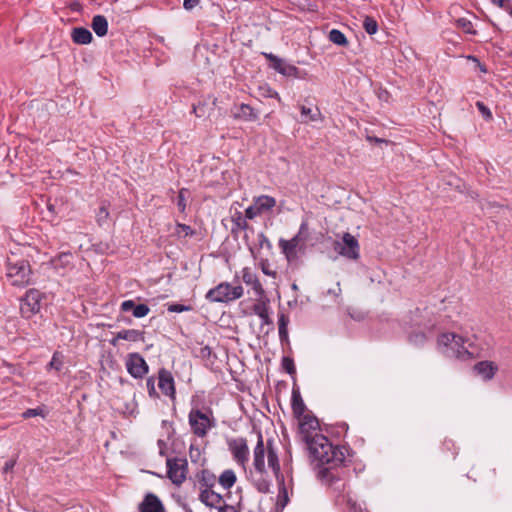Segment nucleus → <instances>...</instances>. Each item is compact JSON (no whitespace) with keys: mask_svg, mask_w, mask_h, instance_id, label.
Returning <instances> with one entry per match:
<instances>
[{"mask_svg":"<svg viewBox=\"0 0 512 512\" xmlns=\"http://www.w3.org/2000/svg\"><path fill=\"white\" fill-rule=\"evenodd\" d=\"M299 434L306 443L318 479L343 487L347 478V463H352L354 452L348 446H334L323 434L318 433L319 421L309 414L297 417Z\"/></svg>","mask_w":512,"mask_h":512,"instance_id":"1","label":"nucleus"},{"mask_svg":"<svg viewBox=\"0 0 512 512\" xmlns=\"http://www.w3.org/2000/svg\"><path fill=\"white\" fill-rule=\"evenodd\" d=\"M265 458H267L268 468L272 470L281 485L280 494L283 493L285 501H287V490L284 486V476L281 474L280 461L274 440L268 439L266 443H264L263 435L259 431L257 434V443L253 449V467L249 471V479L256 490L263 494L268 493L271 486V479L265 465Z\"/></svg>","mask_w":512,"mask_h":512,"instance_id":"2","label":"nucleus"},{"mask_svg":"<svg viewBox=\"0 0 512 512\" xmlns=\"http://www.w3.org/2000/svg\"><path fill=\"white\" fill-rule=\"evenodd\" d=\"M188 423L196 437L204 438L216 426V419L210 407L192 408L188 414Z\"/></svg>","mask_w":512,"mask_h":512,"instance_id":"3","label":"nucleus"},{"mask_svg":"<svg viewBox=\"0 0 512 512\" xmlns=\"http://www.w3.org/2000/svg\"><path fill=\"white\" fill-rule=\"evenodd\" d=\"M244 294V289L241 285L233 286L229 282H221L214 288H211L205 294V299L210 303H231Z\"/></svg>","mask_w":512,"mask_h":512,"instance_id":"4","label":"nucleus"},{"mask_svg":"<svg viewBox=\"0 0 512 512\" xmlns=\"http://www.w3.org/2000/svg\"><path fill=\"white\" fill-rule=\"evenodd\" d=\"M351 463H347V471L348 476L343 481V487L337 488V484H333L330 482H326L323 479H319L323 484L329 486L333 491L336 493L335 495V502L337 505H346L349 512H368L366 508L362 507L360 503H358L349 492H347L348 488V481L351 476V469H350Z\"/></svg>","mask_w":512,"mask_h":512,"instance_id":"5","label":"nucleus"},{"mask_svg":"<svg viewBox=\"0 0 512 512\" xmlns=\"http://www.w3.org/2000/svg\"><path fill=\"white\" fill-rule=\"evenodd\" d=\"M6 276L13 286H25L29 284L31 279V268L27 260L18 259L7 260Z\"/></svg>","mask_w":512,"mask_h":512,"instance_id":"6","label":"nucleus"},{"mask_svg":"<svg viewBox=\"0 0 512 512\" xmlns=\"http://www.w3.org/2000/svg\"><path fill=\"white\" fill-rule=\"evenodd\" d=\"M410 325L413 327L423 328L428 332H434L437 329L438 321L432 308L417 307L410 311Z\"/></svg>","mask_w":512,"mask_h":512,"instance_id":"7","label":"nucleus"},{"mask_svg":"<svg viewBox=\"0 0 512 512\" xmlns=\"http://www.w3.org/2000/svg\"><path fill=\"white\" fill-rule=\"evenodd\" d=\"M43 298L44 294L37 289L26 291L24 297L20 300L21 315L26 319H30L39 313Z\"/></svg>","mask_w":512,"mask_h":512,"instance_id":"8","label":"nucleus"},{"mask_svg":"<svg viewBox=\"0 0 512 512\" xmlns=\"http://www.w3.org/2000/svg\"><path fill=\"white\" fill-rule=\"evenodd\" d=\"M166 466L167 477L174 485L178 487L181 486L185 482L188 473V462L186 458H167Z\"/></svg>","mask_w":512,"mask_h":512,"instance_id":"9","label":"nucleus"},{"mask_svg":"<svg viewBox=\"0 0 512 512\" xmlns=\"http://www.w3.org/2000/svg\"><path fill=\"white\" fill-rule=\"evenodd\" d=\"M465 339L455 333L445 332L437 337V348L443 354H449V350L453 353H460V349L464 348Z\"/></svg>","mask_w":512,"mask_h":512,"instance_id":"10","label":"nucleus"},{"mask_svg":"<svg viewBox=\"0 0 512 512\" xmlns=\"http://www.w3.org/2000/svg\"><path fill=\"white\" fill-rule=\"evenodd\" d=\"M127 372L134 379H142L149 372V365L138 352L129 353L125 359Z\"/></svg>","mask_w":512,"mask_h":512,"instance_id":"11","label":"nucleus"},{"mask_svg":"<svg viewBox=\"0 0 512 512\" xmlns=\"http://www.w3.org/2000/svg\"><path fill=\"white\" fill-rule=\"evenodd\" d=\"M263 55L269 61V67L273 70L286 77L300 78V71L296 66L272 53H263Z\"/></svg>","mask_w":512,"mask_h":512,"instance_id":"12","label":"nucleus"},{"mask_svg":"<svg viewBox=\"0 0 512 512\" xmlns=\"http://www.w3.org/2000/svg\"><path fill=\"white\" fill-rule=\"evenodd\" d=\"M308 238V222L303 221L300 225L298 233L291 238L290 240L280 239L279 247L282 252L289 258L291 255L295 254V251L300 242H305Z\"/></svg>","mask_w":512,"mask_h":512,"instance_id":"13","label":"nucleus"},{"mask_svg":"<svg viewBox=\"0 0 512 512\" xmlns=\"http://www.w3.org/2000/svg\"><path fill=\"white\" fill-rule=\"evenodd\" d=\"M338 253L348 259L357 260L360 257L358 240L350 233H344L342 242H335Z\"/></svg>","mask_w":512,"mask_h":512,"instance_id":"14","label":"nucleus"},{"mask_svg":"<svg viewBox=\"0 0 512 512\" xmlns=\"http://www.w3.org/2000/svg\"><path fill=\"white\" fill-rule=\"evenodd\" d=\"M228 448L233 459L242 467H245L249 460V448L245 438H233L228 441Z\"/></svg>","mask_w":512,"mask_h":512,"instance_id":"15","label":"nucleus"},{"mask_svg":"<svg viewBox=\"0 0 512 512\" xmlns=\"http://www.w3.org/2000/svg\"><path fill=\"white\" fill-rule=\"evenodd\" d=\"M158 387L163 395L174 401L176 399V385L172 373L166 368L158 370Z\"/></svg>","mask_w":512,"mask_h":512,"instance_id":"16","label":"nucleus"},{"mask_svg":"<svg viewBox=\"0 0 512 512\" xmlns=\"http://www.w3.org/2000/svg\"><path fill=\"white\" fill-rule=\"evenodd\" d=\"M137 509L138 512H167L162 500L152 492L144 495Z\"/></svg>","mask_w":512,"mask_h":512,"instance_id":"17","label":"nucleus"},{"mask_svg":"<svg viewBox=\"0 0 512 512\" xmlns=\"http://www.w3.org/2000/svg\"><path fill=\"white\" fill-rule=\"evenodd\" d=\"M217 483L216 475L209 469H201L195 474V487L198 491L214 489Z\"/></svg>","mask_w":512,"mask_h":512,"instance_id":"18","label":"nucleus"},{"mask_svg":"<svg viewBox=\"0 0 512 512\" xmlns=\"http://www.w3.org/2000/svg\"><path fill=\"white\" fill-rule=\"evenodd\" d=\"M242 280L246 285H250L254 291V294L258 299H262L265 296V290L260 283L256 273L251 268L245 267L242 269Z\"/></svg>","mask_w":512,"mask_h":512,"instance_id":"19","label":"nucleus"},{"mask_svg":"<svg viewBox=\"0 0 512 512\" xmlns=\"http://www.w3.org/2000/svg\"><path fill=\"white\" fill-rule=\"evenodd\" d=\"M467 477L473 481H477L478 479L490 481L496 477V469L488 464L479 463L472 468Z\"/></svg>","mask_w":512,"mask_h":512,"instance_id":"20","label":"nucleus"},{"mask_svg":"<svg viewBox=\"0 0 512 512\" xmlns=\"http://www.w3.org/2000/svg\"><path fill=\"white\" fill-rule=\"evenodd\" d=\"M198 499L205 506L209 508H215L217 510H219V508H221L225 504L222 495L214 491V489L200 491Z\"/></svg>","mask_w":512,"mask_h":512,"instance_id":"21","label":"nucleus"},{"mask_svg":"<svg viewBox=\"0 0 512 512\" xmlns=\"http://www.w3.org/2000/svg\"><path fill=\"white\" fill-rule=\"evenodd\" d=\"M474 371L482 377L484 381H489L494 378L498 371V365L493 361H480L474 365Z\"/></svg>","mask_w":512,"mask_h":512,"instance_id":"22","label":"nucleus"},{"mask_svg":"<svg viewBox=\"0 0 512 512\" xmlns=\"http://www.w3.org/2000/svg\"><path fill=\"white\" fill-rule=\"evenodd\" d=\"M252 311L261 319L262 325L273 324L269 315V299L266 297V295L264 298L259 299L258 302L252 306Z\"/></svg>","mask_w":512,"mask_h":512,"instance_id":"23","label":"nucleus"},{"mask_svg":"<svg viewBox=\"0 0 512 512\" xmlns=\"http://www.w3.org/2000/svg\"><path fill=\"white\" fill-rule=\"evenodd\" d=\"M144 331L137 329H123L115 335V337L110 341L112 345H116L117 340H126L130 342H139L144 341Z\"/></svg>","mask_w":512,"mask_h":512,"instance_id":"24","label":"nucleus"},{"mask_svg":"<svg viewBox=\"0 0 512 512\" xmlns=\"http://www.w3.org/2000/svg\"><path fill=\"white\" fill-rule=\"evenodd\" d=\"M121 311L132 312L135 318H143L148 315L150 308L146 304H135L134 300H125L121 303Z\"/></svg>","mask_w":512,"mask_h":512,"instance_id":"25","label":"nucleus"},{"mask_svg":"<svg viewBox=\"0 0 512 512\" xmlns=\"http://www.w3.org/2000/svg\"><path fill=\"white\" fill-rule=\"evenodd\" d=\"M291 408L295 418L301 417L305 414L306 405L302 399L299 387L295 385L292 388Z\"/></svg>","mask_w":512,"mask_h":512,"instance_id":"26","label":"nucleus"},{"mask_svg":"<svg viewBox=\"0 0 512 512\" xmlns=\"http://www.w3.org/2000/svg\"><path fill=\"white\" fill-rule=\"evenodd\" d=\"M72 41L75 44L87 45L93 40L92 33L84 27H75L71 32Z\"/></svg>","mask_w":512,"mask_h":512,"instance_id":"27","label":"nucleus"},{"mask_svg":"<svg viewBox=\"0 0 512 512\" xmlns=\"http://www.w3.org/2000/svg\"><path fill=\"white\" fill-rule=\"evenodd\" d=\"M234 118L241 119L244 121H255L258 119V113L249 104L242 103L236 107V111L233 113Z\"/></svg>","mask_w":512,"mask_h":512,"instance_id":"28","label":"nucleus"},{"mask_svg":"<svg viewBox=\"0 0 512 512\" xmlns=\"http://www.w3.org/2000/svg\"><path fill=\"white\" fill-rule=\"evenodd\" d=\"M231 222V233L233 235H238L240 231L249 229L247 218L242 214L241 211L235 210V212L231 215Z\"/></svg>","mask_w":512,"mask_h":512,"instance_id":"29","label":"nucleus"},{"mask_svg":"<svg viewBox=\"0 0 512 512\" xmlns=\"http://www.w3.org/2000/svg\"><path fill=\"white\" fill-rule=\"evenodd\" d=\"M91 27L98 37H104L108 33V21L103 15H95Z\"/></svg>","mask_w":512,"mask_h":512,"instance_id":"30","label":"nucleus"},{"mask_svg":"<svg viewBox=\"0 0 512 512\" xmlns=\"http://www.w3.org/2000/svg\"><path fill=\"white\" fill-rule=\"evenodd\" d=\"M301 121L307 123L309 121L316 122L322 120V114L318 107H307L305 105L300 106Z\"/></svg>","mask_w":512,"mask_h":512,"instance_id":"31","label":"nucleus"},{"mask_svg":"<svg viewBox=\"0 0 512 512\" xmlns=\"http://www.w3.org/2000/svg\"><path fill=\"white\" fill-rule=\"evenodd\" d=\"M236 481H237V476L232 469L224 470L220 474V476L217 478V482L225 490H229L230 488H232L234 486V484L236 483Z\"/></svg>","mask_w":512,"mask_h":512,"instance_id":"32","label":"nucleus"},{"mask_svg":"<svg viewBox=\"0 0 512 512\" xmlns=\"http://www.w3.org/2000/svg\"><path fill=\"white\" fill-rule=\"evenodd\" d=\"M255 204L261 213L271 210L276 205L274 197L269 195H261L255 199Z\"/></svg>","mask_w":512,"mask_h":512,"instance_id":"33","label":"nucleus"},{"mask_svg":"<svg viewBox=\"0 0 512 512\" xmlns=\"http://www.w3.org/2000/svg\"><path fill=\"white\" fill-rule=\"evenodd\" d=\"M329 40L339 46H347L348 40L343 32L338 29H332L328 35Z\"/></svg>","mask_w":512,"mask_h":512,"instance_id":"34","label":"nucleus"},{"mask_svg":"<svg viewBox=\"0 0 512 512\" xmlns=\"http://www.w3.org/2000/svg\"><path fill=\"white\" fill-rule=\"evenodd\" d=\"M288 323H289L288 317L285 314L281 313L278 317V330H279V338L282 342L288 340V331H287Z\"/></svg>","mask_w":512,"mask_h":512,"instance_id":"35","label":"nucleus"},{"mask_svg":"<svg viewBox=\"0 0 512 512\" xmlns=\"http://www.w3.org/2000/svg\"><path fill=\"white\" fill-rule=\"evenodd\" d=\"M174 234L178 238H187L194 236L195 230L192 229V227L189 225L183 223H176Z\"/></svg>","mask_w":512,"mask_h":512,"instance_id":"36","label":"nucleus"},{"mask_svg":"<svg viewBox=\"0 0 512 512\" xmlns=\"http://www.w3.org/2000/svg\"><path fill=\"white\" fill-rule=\"evenodd\" d=\"M408 341L414 346H423L427 341L424 331L411 332L408 335Z\"/></svg>","mask_w":512,"mask_h":512,"instance_id":"37","label":"nucleus"},{"mask_svg":"<svg viewBox=\"0 0 512 512\" xmlns=\"http://www.w3.org/2000/svg\"><path fill=\"white\" fill-rule=\"evenodd\" d=\"M457 27L461 28L465 33L476 35L477 31L473 29L472 22L467 18H459L456 21Z\"/></svg>","mask_w":512,"mask_h":512,"instance_id":"38","label":"nucleus"},{"mask_svg":"<svg viewBox=\"0 0 512 512\" xmlns=\"http://www.w3.org/2000/svg\"><path fill=\"white\" fill-rule=\"evenodd\" d=\"M363 28L369 35H374L378 31V23L373 17L367 16L363 21Z\"/></svg>","mask_w":512,"mask_h":512,"instance_id":"39","label":"nucleus"},{"mask_svg":"<svg viewBox=\"0 0 512 512\" xmlns=\"http://www.w3.org/2000/svg\"><path fill=\"white\" fill-rule=\"evenodd\" d=\"M189 193L187 188H181L177 196V207L181 213L186 210V195Z\"/></svg>","mask_w":512,"mask_h":512,"instance_id":"40","label":"nucleus"},{"mask_svg":"<svg viewBox=\"0 0 512 512\" xmlns=\"http://www.w3.org/2000/svg\"><path fill=\"white\" fill-rule=\"evenodd\" d=\"M156 378L154 376H150L146 380V388L150 398L157 399L159 398V393L156 390L155 386Z\"/></svg>","mask_w":512,"mask_h":512,"instance_id":"41","label":"nucleus"},{"mask_svg":"<svg viewBox=\"0 0 512 512\" xmlns=\"http://www.w3.org/2000/svg\"><path fill=\"white\" fill-rule=\"evenodd\" d=\"M257 241H258V243H257V251L258 252H259V250H261L263 248H267L268 250L272 249V244H271L270 240L263 232L258 233Z\"/></svg>","mask_w":512,"mask_h":512,"instance_id":"42","label":"nucleus"},{"mask_svg":"<svg viewBox=\"0 0 512 512\" xmlns=\"http://www.w3.org/2000/svg\"><path fill=\"white\" fill-rule=\"evenodd\" d=\"M282 368L289 374V375H295L296 374V367L294 360L290 357H283L282 358Z\"/></svg>","mask_w":512,"mask_h":512,"instance_id":"43","label":"nucleus"},{"mask_svg":"<svg viewBox=\"0 0 512 512\" xmlns=\"http://www.w3.org/2000/svg\"><path fill=\"white\" fill-rule=\"evenodd\" d=\"M167 310L172 313H181L191 311L192 307L190 305L172 303L167 305Z\"/></svg>","mask_w":512,"mask_h":512,"instance_id":"44","label":"nucleus"},{"mask_svg":"<svg viewBox=\"0 0 512 512\" xmlns=\"http://www.w3.org/2000/svg\"><path fill=\"white\" fill-rule=\"evenodd\" d=\"M476 107L486 121L492 120V113L490 109L482 101H477Z\"/></svg>","mask_w":512,"mask_h":512,"instance_id":"45","label":"nucleus"},{"mask_svg":"<svg viewBox=\"0 0 512 512\" xmlns=\"http://www.w3.org/2000/svg\"><path fill=\"white\" fill-rule=\"evenodd\" d=\"M36 416L45 417L44 410L40 407H37V408L27 409L26 411H24L22 413V417L24 419H28V418L36 417Z\"/></svg>","mask_w":512,"mask_h":512,"instance_id":"46","label":"nucleus"},{"mask_svg":"<svg viewBox=\"0 0 512 512\" xmlns=\"http://www.w3.org/2000/svg\"><path fill=\"white\" fill-rule=\"evenodd\" d=\"M259 266L261 268V271L265 275L271 276V277H276L277 272L274 271V270H271L269 261L267 259H261L260 262H259Z\"/></svg>","mask_w":512,"mask_h":512,"instance_id":"47","label":"nucleus"},{"mask_svg":"<svg viewBox=\"0 0 512 512\" xmlns=\"http://www.w3.org/2000/svg\"><path fill=\"white\" fill-rule=\"evenodd\" d=\"M260 214H262L260 212V210L258 209V207L255 205H250L249 207L246 208L245 210V217L247 218V220H252L254 218H256L257 216H259Z\"/></svg>","mask_w":512,"mask_h":512,"instance_id":"48","label":"nucleus"},{"mask_svg":"<svg viewBox=\"0 0 512 512\" xmlns=\"http://www.w3.org/2000/svg\"><path fill=\"white\" fill-rule=\"evenodd\" d=\"M109 217V212L106 206H101L96 214V220L99 225L104 223Z\"/></svg>","mask_w":512,"mask_h":512,"instance_id":"49","label":"nucleus"},{"mask_svg":"<svg viewBox=\"0 0 512 512\" xmlns=\"http://www.w3.org/2000/svg\"><path fill=\"white\" fill-rule=\"evenodd\" d=\"M347 313H348V315H349L352 319H354V320H356V321H361V320H363V319L365 318V315H364V313H363V312H361V311H356L355 309H352V308H348V309H347Z\"/></svg>","mask_w":512,"mask_h":512,"instance_id":"50","label":"nucleus"},{"mask_svg":"<svg viewBox=\"0 0 512 512\" xmlns=\"http://www.w3.org/2000/svg\"><path fill=\"white\" fill-rule=\"evenodd\" d=\"M62 365H63V363L58 358L57 353H54V355H53V357H52V359H51V361L49 363V367L54 368L57 371H60L61 368H62Z\"/></svg>","mask_w":512,"mask_h":512,"instance_id":"51","label":"nucleus"},{"mask_svg":"<svg viewBox=\"0 0 512 512\" xmlns=\"http://www.w3.org/2000/svg\"><path fill=\"white\" fill-rule=\"evenodd\" d=\"M200 3V0H184L183 7L186 10H192Z\"/></svg>","mask_w":512,"mask_h":512,"instance_id":"52","label":"nucleus"},{"mask_svg":"<svg viewBox=\"0 0 512 512\" xmlns=\"http://www.w3.org/2000/svg\"><path fill=\"white\" fill-rule=\"evenodd\" d=\"M189 453H190V458L193 462H196L197 461V458L200 456V451L198 448H194L193 445L190 446V449H189Z\"/></svg>","mask_w":512,"mask_h":512,"instance_id":"53","label":"nucleus"},{"mask_svg":"<svg viewBox=\"0 0 512 512\" xmlns=\"http://www.w3.org/2000/svg\"><path fill=\"white\" fill-rule=\"evenodd\" d=\"M218 512H240V510L233 505L224 504Z\"/></svg>","mask_w":512,"mask_h":512,"instance_id":"54","label":"nucleus"},{"mask_svg":"<svg viewBox=\"0 0 512 512\" xmlns=\"http://www.w3.org/2000/svg\"><path fill=\"white\" fill-rule=\"evenodd\" d=\"M16 464V460H9L5 463L4 467H3V472L4 473H7L11 470H13L14 466Z\"/></svg>","mask_w":512,"mask_h":512,"instance_id":"55","label":"nucleus"},{"mask_svg":"<svg viewBox=\"0 0 512 512\" xmlns=\"http://www.w3.org/2000/svg\"><path fill=\"white\" fill-rule=\"evenodd\" d=\"M212 353V350L209 346H205V347H202L201 348V355L203 357H207V356H210Z\"/></svg>","mask_w":512,"mask_h":512,"instance_id":"56","label":"nucleus"},{"mask_svg":"<svg viewBox=\"0 0 512 512\" xmlns=\"http://www.w3.org/2000/svg\"><path fill=\"white\" fill-rule=\"evenodd\" d=\"M454 442L452 440H444L443 447L447 450H452L454 448Z\"/></svg>","mask_w":512,"mask_h":512,"instance_id":"57","label":"nucleus"},{"mask_svg":"<svg viewBox=\"0 0 512 512\" xmlns=\"http://www.w3.org/2000/svg\"><path fill=\"white\" fill-rule=\"evenodd\" d=\"M203 107H196L193 106V112L196 114V116L200 117L202 114L198 113L199 110H202Z\"/></svg>","mask_w":512,"mask_h":512,"instance_id":"58","label":"nucleus"},{"mask_svg":"<svg viewBox=\"0 0 512 512\" xmlns=\"http://www.w3.org/2000/svg\"><path fill=\"white\" fill-rule=\"evenodd\" d=\"M342 427L345 428L346 431L348 430V424L343 423Z\"/></svg>","mask_w":512,"mask_h":512,"instance_id":"59","label":"nucleus"},{"mask_svg":"<svg viewBox=\"0 0 512 512\" xmlns=\"http://www.w3.org/2000/svg\"><path fill=\"white\" fill-rule=\"evenodd\" d=\"M250 251H251L252 255L256 258V256H255V250H254L253 248H250Z\"/></svg>","mask_w":512,"mask_h":512,"instance_id":"60","label":"nucleus"},{"mask_svg":"<svg viewBox=\"0 0 512 512\" xmlns=\"http://www.w3.org/2000/svg\"><path fill=\"white\" fill-rule=\"evenodd\" d=\"M375 141H376V142H382L383 140H382V139H379V138H375Z\"/></svg>","mask_w":512,"mask_h":512,"instance_id":"61","label":"nucleus"}]
</instances>
